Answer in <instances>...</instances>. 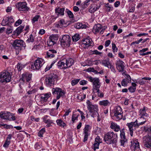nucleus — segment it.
Returning <instances> with one entry per match:
<instances>
[{
    "instance_id": "obj_51",
    "label": "nucleus",
    "mask_w": 151,
    "mask_h": 151,
    "mask_svg": "<svg viewBox=\"0 0 151 151\" xmlns=\"http://www.w3.org/2000/svg\"><path fill=\"white\" fill-rule=\"evenodd\" d=\"M11 142L10 140H6L3 146L4 147H8Z\"/></svg>"
},
{
    "instance_id": "obj_26",
    "label": "nucleus",
    "mask_w": 151,
    "mask_h": 151,
    "mask_svg": "<svg viewBox=\"0 0 151 151\" xmlns=\"http://www.w3.org/2000/svg\"><path fill=\"white\" fill-rule=\"evenodd\" d=\"M65 8L57 7L55 9V13L58 16H63L64 15Z\"/></svg>"
},
{
    "instance_id": "obj_29",
    "label": "nucleus",
    "mask_w": 151,
    "mask_h": 151,
    "mask_svg": "<svg viewBox=\"0 0 151 151\" xmlns=\"http://www.w3.org/2000/svg\"><path fill=\"white\" fill-rule=\"evenodd\" d=\"M51 95V93L50 92L42 94L40 97V100L42 101L46 102L50 97Z\"/></svg>"
},
{
    "instance_id": "obj_43",
    "label": "nucleus",
    "mask_w": 151,
    "mask_h": 151,
    "mask_svg": "<svg viewBox=\"0 0 151 151\" xmlns=\"http://www.w3.org/2000/svg\"><path fill=\"white\" fill-rule=\"evenodd\" d=\"M34 40V38L32 34L30 35L26 42L27 43L32 42Z\"/></svg>"
},
{
    "instance_id": "obj_59",
    "label": "nucleus",
    "mask_w": 151,
    "mask_h": 151,
    "mask_svg": "<svg viewBox=\"0 0 151 151\" xmlns=\"http://www.w3.org/2000/svg\"><path fill=\"white\" fill-rule=\"evenodd\" d=\"M55 110V109H52L50 110V115L52 116H55V114L54 113V111Z\"/></svg>"
},
{
    "instance_id": "obj_54",
    "label": "nucleus",
    "mask_w": 151,
    "mask_h": 151,
    "mask_svg": "<svg viewBox=\"0 0 151 151\" xmlns=\"http://www.w3.org/2000/svg\"><path fill=\"white\" fill-rule=\"evenodd\" d=\"M55 36L54 35H52L49 37L48 41L55 42Z\"/></svg>"
},
{
    "instance_id": "obj_9",
    "label": "nucleus",
    "mask_w": 151,
    "mask_h": 151,
    "mask_svg": "<svg viewBox=\"0 0 151 151\" xmlns=\"http://www.w3.org/2000/svg\"><path fill=\"white\" fill-rule=\"evenodd\" d=\"M71 40V38L69 35H64L60 40L61 46L63 47H69L70 45Z\"/></svg>"
},
{
    "instance_id": "obj_11",
    "label": "nucleus",
    "mask_w": 151,
    "mask_h": 151,
    "mask_svg": "<svg viewBox=\"0 0 151 151\" xmlns=\"http://www.w3.org/2000/svg\"><path fill=\"white\" fill-rule=\"evenodd\" d=\"M52 91L53 95H57V99H59L60 97H63L65 94V91L62 90L61 88H53Z\"/></svg>"
},
{
    "instance_id": "obj_58",
    "label": "nucleus",
    "mask_w": 151,
    "mask_h": 151,
    "mask_svg": "<svg viewBox=\"0 0 151 151\" xmlns=\"http://www.w3.org/2000/svg\"><path fill=\"white\" fill-rule=\"evenodd\" d=\"M37 91V90L35 89H33L32 90H29L28 91L27 93L29 95L31 94L35 93Z\"/></svg>"
},
{
    "instance_id": "obj_23",
    "label": "nucleus",
    "mask_w": 151,
    "mask_h": 151,
    "mask_svg": "<svg viewBox=\"0 0 151 151\" xmlns=\"http://www.w3.org/2000/svg\"><path fill=\"white\" fill-rule=\"evenodd\" d=\"M101 29V31L100 32V33L102 32H104L105 29V28H102V26L100 24H95L93 28V31L95 32L96 33H98L100 30Z\"/></svg>"
},
{
    "instance_id": "obj_10",
    "label": "nucleus",
    "mask_w": 151,
    "mask_h": 151,
    "mask_svg": "<svg viewBox=\"0 0 151 151\" xmlns=\"http://www.w3.org/2000/svg\"><path fill=\"white\" fill-rule=\"evenodd\" d=\"M129 129L130 132V134L131 136H132L133 133V131L135 130L136 128H138V120L136 119L134 122H131L128 123L126 124Z\"/></svg>"
},
{
    "instance_id": "obj_17",
    "label": "nucleus",
    "mask_w": 151,
    "mask_h": 151,
    "mask_svg": "<svg viewBox=\"0 0 151 151\" xmlns=\"http://www.w3.org/2000/svg\"><path fill=\"white\" fill-rule=\"evenodd\" d=\"M115 64L116 68L119 72L124 71L125 67V63L124 62L119 59L116 61Z\"/></svg>"
},
{
    "instance_id": "obj_36",
    "label": "nucleus",
    "mask_w": 151,
    "mask_h": 151,
    "mask_svg": "<svg viewBox=\"0 0 151 151\" xmlns=\"http://www.w3.org/2000/svg\"><path fill=\"white\" fill-rule=\"evenodd\" d=\"M65 20L63 19H61L58 23L55 24V26L58 28H61L65 24Z\"/></svg>"
},
{
    "instance_id": "obj_22",
    "label": "nucleus",
    "mask_w": 151,
    "mask_h": 151,
    "mask_svg": "<svg viewBox=\"0 0 151 151\" xmlns=\"http://www.w3.org/2000/svg\"><path fill=\"white\" fill-rule=\"evenodd\" d=\"M101 139L98 136L96 137L95 139V141L93 144V149L94 151H95L96 149L99 148V146L101 142Z\"/></svg>"
},
{
    "instance_id": "obj_56",
    "label": "nucleus",
    "mask_w": 151,
    "mask_h": 151,
    "mask_svg": "<svg viewBox=\"0 0 151 151\" xmlns=\"http://www.w3.org/2000/svg\"><path fill=\"white\" fill-rule=\"evenodd\" d=\"M30 117L32 121H33L34 120H35V121L36 122H39L40 120V118H36L33 116H31Z\"/></svg>"
},
{
    "instance_id": "obj_24",
    "label": "nucleus",
    "mask_w": 151,
    "mask_h": 151,
    "mask_svg": "<svg viewBox=\"0 0 151 151\" xmlns=\"http://www.w3.org/2000/svg\"><path fill=\"white\" fill-rule=\"evenodd\" d=\"M64 60H65V66H66V68L70 67L74 64V60L72 58H69L67 59L65 58Z\"/></svg>"
},
{
    "instance_id": "obj_60",
    "label": "nucleus",
    "mask_w": 151,
    "mask_h": 151,
    "mask_svg": "<svg viewBox=\"0 0 151 151\" xmlns=\"http://www.w3.org/2000/svg\"><path fill=\"white\" fill-rule=\"evenodd\" d=\"M22 22V21L20 19H19L16 22L15 25L16 26H17L21 24Z\"/></svg>"
},
{
    "instance_id": "obj_19",
    "label": "nucleus",
    "mask_w": 151,
    "mask_h": 151,
    "mask_svg": "<svg viewBox=\"0 0 151 151\" xmlns=\"http://www.w3.org/2000/svg\"><path fill=\"white\" fill-rule=\"evenodd\" d=\"M147 107L144 106L142 108L140 109L139 112L141 118L146 119L149 117L148 114L146 112V110H147Z\"/></svg>"
},
{
    "instance_id": "obj_45",
    "label": "nucleus",
    "mask_w": 151,
    "mask_h": 151,
    "mask_svg": "<svg viewBox=\"0 0 151 151\" xmlns=\"http://www.w3.org/2000/svg\"><path fill=\"white\" fill-rule=\"evenodd\" d=\"M25 65H23L21 63H18L17 65V68L18 71H21V70L25 67Z\"/></svg>"
},
{
    "instance_id": "obj_41",
    "label": "nucleus",
    "mask_w": 151,
    "mask_h": 151,
    "mask_svg": "<svg viewBox=\"0 0 151 151\" xmlns=\"http://www.w3.org/2000/svg\"><path fill=\"white\" fill-rule=\"evenodd\" d=\"M102 63L104 66L107 67L108 68H109V65H111L108 59L103 60Z\"/></svg>"
},
{
    "instance_id": "obj_4",
    "label": "nucleus",
    "mask_w": 151,
    "mask_h": 151,
    "mask_svg": "<svg viewBox=\"0 0 151 151\" xmlns=\"http://www.w3.org/2000/svg\"><path fill=\"white\" fill-rule=\"evenodd\" d=\"M112 111L114 114L113 117L116 120L118 121L122 119L123 112L120 106H115L113 110Z\"/></svg>"
},
{
    "instance_id": "obj_14",
    "label": "nucleus",
    "mask_w": 151,
    "mask_h": 151,
    "mask_svg": "<svg viewBox=\"0 0 151 151\" xmlns=\"http://www.w3.org/2000/svg\"><path fill=\"white\" fill-rule=\"evenodd\" d=\"M32 75L29 73H25L22 74L20 79V83H23L25 81L29 83L31 80Z\"/></svg>"
},
{
    "instance_id": "obj_48",
    "label": "nucleus",
    "mask_w": 151,
    "mask_h": 151,
    "mask_svg": "<svg viewBox=\"0 0 151 151\" xmlns=\"http://www.w3.org/2000/svg\"><path fill=\"white\" fill-rule=\"evenodd\" d=\"M8 20L7 19V17H5L3 19L1 24L2 26H5L6 25L8 24Z\"/></svg>"
},
{
    "instance_id": "obj_46",
    "label": "nucleus",
    "mask_w": 151,
    "mask_h": 151,
    "mask_svg": "<svg viewBox=\"0 0 151 151\" xmlns=\"http://www.w3.org/2000/svg\"><path fill=\"white\" fill-rule=\"evenodd\" d=\"M45 128H43L39 132L38 134V136L42 137H43V134L45 132Z\"/></svg>"
},
{
    "instance_id": "obj_39",
    "label": "nucleus",
    "mask_w": 151,
    "mask_h": 151,
    "mask_svg": "<svg viewBox=\"0 0 151 151\" xmlns=\"http://www.w3.org/2000/svg\"><path fill=\"white\" fill-rule=\"evenodd\" d=\"M85 25L81 23H77L75 24V27L77 29L84 28L85 27Z\"/></svg>"
},
{
    "instance_id": "obj_61",
    "label": "nucleus",
    "mask_w": 151,
    "mask_h": 151,
    "mask_svg": "<svg viewBox=\"0 0 151 151\" xmlns=\"http://www.w3.org/2000/svg\"><path fill=\"white\" fill-rule=\"evenodd\" d=\"M106 10L108 12H110L112 10L113 7H111L109 6H106Z\"/></svg>"
},
{
    "instance_id": "obj_12",
    "label": "nucleus",
    "mask_w": 151,
    "mask_h": 151,
    "mask_svg": "<svg viewBox=\"0 0 151 151\" xmlns=\"http://www.w3.org/2000/svg\"><path fill=\"white\" fill-rule=\"evenodd\" d=\"M27 4L25 2H19L16 5V7L19 11L27 12L29 9L27 6Z\"/></svg>"
},
{
    "instance_id": "obj_42",
    "label": "nucleus",
    "mask_w": 151,
    "mask_h": 151,
    "mask_svg": "<svg viewBox=\"0 0 151 151\" xmlns=\"http://www.w3.org/2000/svg\"><path fill=\"white\" fill-rule=\"evenodd\" d=\"M72 38L73 42H76L80 38L79 35L78 34H76L72 37Z\"/></svg>"
},
{
    "instance_id": "obj_32",
    "label": "nucleus",
    "mask_w": 151,
    "mask_h": 151,
    "mask_svg": "<svg viewBox=\"0 0 151 151\" xmlns=\"http://www.w3.org/2000/svg\"><path fill=\"white\" fill-rule=\"evenodd\" d=\"M23 28V26H20L14 32L13 34L14 35H18L22 32V30Z\"/></svg>"
},
{
    "instance_id": "obj_33",
    "label": "nucleus",
    "mask_w": 151,
    "mask_h": 151,
    "mask_svg": "<svg viewBox=\"0 0 151 151\" xmlns=\"http://www.w3.org/2000/svg\"><path fill=\"white\" fill-rule=\"evenodd\" d=\"M151 79V78L150 77H145L142 78V79L139 81H136V83H139L140 85H143L145 83L146 81L143 80H150Z\"/></svg>"
},
{
    "instance_id": "obj_55",
    "label": "nucleus",
    "mask_w": 151,
    "mask_h": 151,
    "mask_svg": "<svg viewBox=\"0 0 151 151\" xmlns=\"http://www.w3.org/2000/svg\"><path fill=\"white\" fill-rule=\"evenodd\" d=\"M136 90V87H133L132 86H130L128 88V90L131 93L134 92Z\"/></svg>"
},
{
    "instance_id": "obj_34",
    "label": "nucleus",
    "mask_w": 151,
    "mask_h": 151,
    "mask_svg": "<svg viewBox=\"0 0 151 151\" xmlns=\"http://www.w3.org/2000/svg\"><path fill=\"white\" fill-rule=\"evenodd\" d=\"M143 130L147 132L149 135L148 137H151V126H146L144 127Z\"/></svg>"
},
{
    "instance_id": "obj_35",
    "label": "nucleus",
    "mask_w": 151,
    "mask_h": 151,
    "mask_svg": "<svg viewBox=\"0 0 151 151\" xmlns=\"http://www.w3.org/2000/svg\"><path fill=\"white\" fill-rule=\"evenodd\" d=\"M99 105L104 106H106L109 105L110 103L109 101L107 100H104L100 101L99 103Z\"/></svg>"
},
{
    "instance_id": "obj_52",
    "label": "nucleus",
    "mask_w": 151,
    "mask_h": 151,
    "mask_svg": "<svg viewBox=\"0 0 151 151\" xmlns=\"http://www.w3.org/2000/svg\"><path fill=\"white\" fill-rule=\"evenodd\" d=\"M13 31L12 27H9L6 29V33L9 34L11 33Z\"/></svg>"
},
{
    "instance_id": "obj_25",
    "label": "nucleus",
    "mask_w": 151,
    "mask_h": 151,
    "mask_svg": "<svg viewBox=\"0 0 151 151\" xmlns=\"http://www.w3.org/2000/svg\"><path fill=\"white\" fill-rule=\"evenodd\" d=\"M48 117V116L45 115L42 118L43 122L47 124L46 127H47L51 126V124L53 123L52 120L47 119Z\"/></svg>"
},
{
    "instance_id": "obj_38",
    "label": "nucleus",
    "mask_w": 151,
    "mask_h": 151,
    "mask_svg": "<svg viewBox=\"0 0 151 151\" xmlns=\"http://www.w3.org/2000/svg\"><path fill=\"white\" fill-rule=\"evenodd\" d=\"M56 122L58 125L61 127H63L65 125V123L64 122L62 119H57Z\"/></svg>"
},
{
    "instance_id": "obj_57",
    "label": "nucleus",
    "mask_w": 151,
    "mask_h": 151,
    "mask_svg": "<svg viewBox=\"0 0 151 151\" xmlns=\"http://www.w3.org/2000/svg\"><path fill=\"white\" fill-rule=\"evenodd\" d=\"M7 19L8 21V23L11 24L14 22V20L13 18L12 17H7Z\"/></svg>"
},
{
    "instance_id": "obj_64",
    "label": "nucleus",
    "mask_w": 151,
    "mask_h": 151,
    "mask_svg": "<svg viewBox=\"0 0 151 151\" xmlns=\"http://www.w3.org/2000/svg\"><path fill=\"white\" fill-rule=\"evenodd\" d=\"M87 83V81L83 80L82 81H80L79 82V83L81 85H85Z\"/></svg>"
},
{
    "instance_id": "obj_20",
    "label": "nucleus",
    "mask_w": 151,
    "mask_h": 151,
    "mask_svg": "<svg viewBox=\"0 0 151 151\" xmlns=\"http://www.w3.org/2000/svg\"><path fill=\"white\" fill-rule=\"evenodd\" d=\"M93 42L91 39L86 38L83 39L82 41V45L85 48L88 47L92 45Z\"/></svg>"
},
{
    "instance_id": "obj_63",
    "label": "nucleus",
    "mask_w": 151,
    "mask_h": 151,
    "mask_svg": "<svg viewBox=\"0 0 151 151\" xmlns=\"http://www.w3.org/2000/svg\"><path fill=\"white\" fill-rule=\"evenodd\" d=\"M111 43V41L110 40H107L106 41L105 43V47H108Z\"/></svg>"
},
{
    "instance_id": "obj_50",
    "label": "nucleus",
    "mask_w": 151,
    "mask_h": 151,
    "mask_svg": "<svg viewBox=\"0 0 151 151\" xmlns=\"http://www.w3.org/2000/svg\"><path fill=\"white\" fill-rule=\"evenodd\" d=\"M80 80V79H74L72 80L71 82L72 85L74 86L77 84L79 81Z\"/></svg>"
},
{
    "instance_id": "obj_3",
    "label": "nucleus",
    "mask_w": 151,
    "mask_h": 151,
    "mask_svg": "<svg viewBox=\"0 0 151 151\" xmlns=\"http://www.w3.org/2000/svg\"><path fill=\"white\" fill-rule=\"evenodd\" d=\"M45 77L46 85L47 86H51L53 85L55 82L58 80V76L56 74L52 73L46 76Z\"/></svg>"
},
{
    "instance_id": "obj_1",
    "label": "nucleus",
    "mask_w": 151,
    "mask_h": 151,
    "mask_svg": "<svg viewBox=\"0 0 151 151\" xmlns=\"http://www.w3.org/2000/svg\"><path fill=\"white\" fill-rule=\"evenodd\" d=\"M118 139V137L116 133L110 132L104 134V140L107 144L116 145Z\"/></svg>"
},
{
    "instance_id": "obj_8",
    "label": "nucleus",
    "mask_w": 151,
    "mask_h": 151,
    "mask_svg": "<svg viewBox=\"0 0 151 151\" xmlns=\"http://www.w3.org/2000/svg\"><path fill=\"white\" fill-rule=\"evenodd\" d=\"M14 48L18 50H21L22 47H24L26 46V44L24 41L22 40H16L12 44Z\"/></svg>"
},
{
    "instance_id": "obj_2",
    "label": "nucleus",
    "mask_w": 151,
    "mask_h": 151,
    "mask_svg": "<svg viewBox=\"0 0 151 151\" xmlns=\"http://www.w3.org/2000/svg\"><path fill=\"white\" fill-rule=\"evenodd\" d=\"M87 108L89 111L91 116L94 118L97 116L98 110V106L96 104H93L89 100L86 101Z\"/></svg>"
},
{
    "instance_id": "obj_6",
    "label": "nucleus",
    "mask_w": 151,
    "mask_h": 151,
    "mask_svg": "<svg viewBox=\"0 0 151 151\" xmlns=\"http://www.w3.org/2000/svg\"><path fill=\"white\" fill-rule=\"evenodd\" d=\"M0 118L9 121L14 120L15 119V117L13 116V114L7 111H2L0 112Z\"/></svg>"
},
{
    "instance_id": "obj_47",
    "label": "nucleus",
    "mask_w": 151,
    "mask_h": 151,
    "mask_svg": "<svg viewBox=\"0 0 151 151\" xmlns=\"http://www.w3.org/2000/svg\"><path fill=\"white\" fill-rule=\"evenodd\" d=\"M40 16L39 15H36L32 20V24H34L35 22L37 21Z\"/></svg>"
},
{
    "instance_id": "obj_49",
    "label": "nucleus",
    "mask_w": 151,
    "mask_h": 151,
    "mask_svg": "<svg viewBox=\"0 0 151 151\" xmlns=\"http://www.w3.org/2000/svg\"><path fill=\"white\" fill-rule=\"evenodd\" d=\"M112 49L114 53L118 51V48L116 47L115 44L114 43H112Z\"/></svg>"
},
{
    "instance_id": "obj_28",
    "label": "nucleus",
    "mask_w": 151,
    "mask_h": 151,
    "mask_svg": "<svg viewBox=\"0 0 151 151\" xmlns=\"http://www.w3.org/2000/svg\"><path fill=\"white\" fill-rule=\"evenodd\" d=\"M110 127L116 132H118L120 130V126L116 123L114 122H111V123Z\"/></svg>"
},
{
    "instance_id": "obj_40",
    "label": "nucleus",
    "mask_w": 151,
    "mask_h": 151,
    "mask_svg": "<svg viewBox=\"0 0 151 151\" xmlns=\"http://www.w3.org/2000/svg\"><path fill=\"white\" fill-rule=\"evenodd\" d=\"M65 12L67 13L68 16L70 18L73 19L74 18V15L72 12L66 9L65 10Z\"/></svg>"
},
{
    "instance_id": "obj_16",
    "label": "nucleus",
    "mask_w": 151,
    "mask_h": 151,
    "mask_svg": "<svg viewBox=\"0 0 151 151\" xmlns=\"http://www.w3.org/2000/svg\"><path fill=\"white\" fill-rule=\"evenodd\" d=\"M130 147L131 150L134 151H135L139 148V143L137 139H134L131 140Z\"/></svg>"
},
{
    "instance_id": "obj_15",
    "label": "nucleus",
    "mask_w": 151,
    "mask_h": 151,
    "mask_svg": "<svg viewBox=\"0 0 151 151\" xmlns=\"http://www.w3.org/2000/svg\"><path fill=\"white\" fill-rule=\"evenodd\" d=\"M91 128V127L90 125L88 124L85 125L83 129V134H84L83 142H85L87 140L88 136L90 134V130Z\"/></svg>"
},
{
    "instance_id": "obj_21",
    "label": "nucleus",
    "mask_w": 151,
    "mask_h": 151,
    "mask_svg": "<svg viewBox=\"0 0 151 151\" xmlns=\"http://www.w3.org/2000/svg\"><path fill=\"white\" fill-rule=\"evenodd\" d=\"M57 53L56 50L54 49H50L47 52L46 55L45 56V58H52L54 57L55 56V54Z\"/></svg>"
},
{
    "instance_id": "obj_31",
    "label": "nucleus",
    "mask_w": 151,
    "mask_h": 151,
    "mask_svg": "<svg viewBox=\"0 0 151 151\" xmlns=\"http://www.w3.org/2000/svg\"><path fill=\"white\" fill-rule=\"evenodd\" d=\"M76 111L75 110L74 111L73 113L71 118L73 123H74L75 121L78 120V118L79 116V114L76 113Z\"/></svg>"
},
{
    "instance_id": "obj_62",
    "label": "nucleus",
    "mask_w": 151,
    "mask_h": 151,
    "mask_svg": "<svg viewBox=\"0 0 151 151\" xmlns=\"http://www.w3.org/2000/svg\"><path fill=\"white\" fill-rule=\"evenodd\" d=\"M86 97V95L84 94L83 96L80 95L78 96V98L80 99V100L81 101L83 100Z\"/></svg>"
},
{
    "instance_id": "obj_30",
    "label": "nucleus",
    "mask_w": 151,
    "mask_h": 151,
    "mask_svg": "<svg viewBox=\"0 0 151 151\" xmlns=\"http://www.w3.org/2000/svg\"><path fill=\"white\" fill-rule=\"evenodd\" d=\"M90 8L88 11L89 12L91 13L97 11L99 8V6H98L96 4H91L90 6Z\"/></svg>"
},
{
    "instance_id": "obj_44",
    "label": "nucleus",
    "mask_w": 151,
    "mask_h": 151,
    "mask_svg": "<svg viewBox=\"0 0 151 151\" xmlns=\"http://www.w3.org/2000/svg\"><path fill=\"white\" fill-rule=\"evenodd\" d=\"M124 128L120 129V136L121 139H123V138H126L125 136V132L124 131Z\"/></svg>"
},
{
    "instance_id": "obj_53",
    "label": "nucleus",
    "mask_w": 151,
    "mask_h": 151,
    "mask_svg": "<svg viewBox=\"0 0 151 151\" xmlns=\"http://www.w3.org/2000/svg\"><path fill=\"white\" fill-rule=\"evenodd\" d=\"M127 141V139L126 138H123V139H121L120 140V142L121 145L124 146L125 143Z\"/></svg>"
},
{
    "instance_id": "obj_18",
    "label": "nucleus",
    "mask_w": 151,
    "mask_h": 151,
    "mask_svg": "<svg viewBox=\"0 0 151 151\" xmlns=\"http://www.w3.org/2000/svg\"><path fill=\"white\" fill-rule=\"evenodd\" d=\"M143 140L145 146L151 149V137L144 136L143 137Z\"/></svg>"
},
{
    "instance_id": "obj_5",
    "label": "nucleus",
    "mask_w": 151,
    "mask_h": 151,
    "mask_svg": "<svg viewBox=\"0 0 151 151\" xmlns=\"http://www.w3.org/2000/svg\"><path fill=\"white\" fill-rule=\"evenodd\" d=\"M11 79V75L9 72L5 71L1 72L0 74V83L9 82Z\"/></svg>"
},
{
    "instance_id": "obj_27",
    "label": "nucleus",
    "mask_w": 151,
    "mask_h": 151,
    "mask_svg": "<svg viewBox=\"0 0 151 151\" xmlns=\"http://www.w3.org/2000/svg\"><path fill=\"white\" fill-rule=\"evenodd\" d=\"M65 60L64 59L59 61L58 63L57 66L60 69H66V66H65Z\"/></svg>"
},
{
    "instance_id": "obj_37",
    "label": "nucleus",
    "mask_w": 151,
    "mask_h": 151,
    "mask_svg": "<svg viewBox=\"0 0 151 151\" xmlns=\"http://www.w3.org/2000/svg\"><path fill=\"white\" fill-rule=\"evenodd\" d=\"M131 81H130V80H127V79L124 78L122 80L121 82V84L122 86H126L127 84L131 83Z\"/></svg>"
},
{
    "instance_id": "obj_7",
    "label": "nucleus",
    "mask_w": 151,
    "mask_h": 151,
    "mask_svg": "<svg viewBox=\"0 0 151 151\" xmlns=\"http://www.w3.org/2000/svg\"><path fill=\"white\" fill-rule=\"evenodd\" d=\"M45 63L44 60L41 58H38L31 65V68L33 70H39Z\"/></svg>"
},
{
    "instance_id": "obj_13",
    "label": "nucleus",
    "mask_w": 151,
    "mask_h": 151,
    "mask_svg": "<svg viewBox=\"0 0 151 151\" xmlns=\"http://www.w3.org/2000/svg\"><path fill=\"white\" fill-rule=\"evenodd\" d=\"M88 80L92 83L93 89L97 88H99L101 86V83L99 78H93L90 76L88 78Z\"/></svg>"
}]
</instances>
